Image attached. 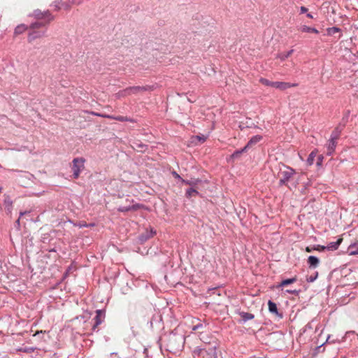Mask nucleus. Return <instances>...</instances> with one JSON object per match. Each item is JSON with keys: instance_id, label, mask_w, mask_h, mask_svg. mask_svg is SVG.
I'll use <instances>...</instances> for the list:
<instances>
[{"instance_id": "7ed1b4c3", "label": "nucleus", "mask_w": 358, "mask_h": 358, "mask_svg": "<svg viewBox=\"0 0 358 358\" xmlns=\"http://www.w3.org/2000/svg\"><path fill=\"white\" fill-rule=\"evenodd\" d=\"M138 233V242L142 244L152 238L156 234V231L151 227L148 226L146 227L139 229Z\"/></svg>"}, {"instance_id": "a878e982", "label": "nucleus", "mask_w": 358, "mask_h": 358, "mask_svg": "<svg viewBox=\"0 0 358 358\" xmlns=\"http://www.w3.org/2000/svg\"><path fill=\"white\" fill-rule=\"evenodd\" d=\"M294 52V50H290L286 52H281L278 55V57L281 59V60H285V59H287V57H289L292 53Z\"/></svg>"}, {"instance_id": "39448f33", "label": "nucleus", "mask_w": 358, "mask_h": 358, "mask_svg": "<svg viewBox=\"0 0 358 358\" xmlns=\"http://www.w3.org/2000/svg\"><path fill=\"white\" fill-rule=\"evenodd\" d=\"M194 325L192 327V331H201L200 333L205 331L208 329V324L206 321H201L199 318L192 320Z\"/></svg>"}, {"instance_id": "c756f323", "label": "nucleus", "mask_w": 358, "mask_h": 358, "mask_svg": "<svg viewBox=\"0 0 358 358\" xmlns=\"http://www.w3.org/2000/svg\"><path fill=\"white\" fill-rule=\"evenodd\" d=\"M318 277V272H315V273L313 275H311L310 276H308L307 278H306V281L308 282H313Z\"/></svg>"}, {"instance_id": "f257e3e1", "label": "nucleus", "mask_w": 358, "mask_h": 358, "mask_svg": "<svg viewBox=\"0 0 358 358\" xmlns=\"http://www.w3.org/2000/svg\"><path fill=\"white\" fill-rule=\"evenodd\" d=\"M185 338L183 335L172 334L169 336V346L170 350H180L183 348Z\"/></svg>"}, {"instance_id": "6ab92c4d", "label": "nucleus", "mask_w": 358, "mask_h": 358, "mask_svg": "<svg viewBox=\"0 0 358 358\" xmlns=\"http://www.w3.org/2000/svg\"><path fill=\"white\" fill-rule=\"evenodd\" d=\"M301 31L306 32V33H315L318 34V30L313 27H310L306 25H303L301 27Z\"/></svg>"}, {"instance_id": "e433bc0d", "label": "nucleus", "mask_w": 358, "mask_h": 358, "mask_svg": "<svg viewBox=\"0 0 358 358\" xmlns=\"http://www.w3.org/2000/svg\"><path fill=\"white\" fill-rule=\"evenodd\" d=\"M307 11H308V8H306L305 6H301V7L300 8V12H301V13H306Z\"/></svg>"}, {"instance_id": "a211bd4d", "label": "nucleus", "mask_w": 358, "mask_h": 358, "mask_svg": "<svg viewBox=\"0 0 358 358\" xmlns=\"http://www.w3.org/2000/svg\"><path fill=\"white\" fill-rule=\"evenodd\" d=\"M240 315L243 322L252 320L255 317L253 314L245 312H241L240 313Z\"/></svg>"}, {"instance_id": "5701e85b", "label": "nucleus", "mask_w": 358, "mask_h": 358, "mask_svg": "<svg viewBox=\"0 0 358 358\" xmlns=\"http://www.w3.org/2000/svg\"><path fill=\"white\" fill-rule=\"evenodd\" d=\"M350 255H358V245L352 244L349 247Z\"/></svg>"}, {"instance_id": "412c9836", "label": "nucleus", "mask_w": 358, "mask_h": 358, "mask_svg": "<svg viewBox=\"0 0 358 358\" xmlns=\"http://www.w3.org/2000/svg\"><path fill=\"white\" fill-rule=\"evenodd\" d=\"M316 155H317V152H316L315 150H314V151H312V152L309 154V155H308V159H307V164H308V165H310H310L313 164L314 161H315V157H316Z\"/></svg>"}, {"instance_id": "8fccbe9b", "label": "nucleus", "mask_w": 358, "mask_h": 358, "mask_svg": "<svg viewBox=\"0 0 358 358\" xmlns=\"http://www.w3.org/2000/svg\"><path fill=\"white\" fill-rule=\"evenodd\" d=\"M329 338H330V336H328V338H327V341H326V342H327V341H328V339H329Z\"/></svg>"}, {"instance_id": "1a4fd4ad", "label": "nucleus", "mask_w": 358, "mask_h": 358, "mask_svg": "<svg viewBox=\"0 0 358 358\" xmlns=\"http://www.w3.org/2000/svg\"><path fill=\"white\" fill-rule=\"evenodd\" d=\"M268 310L270 313L275 314L279 318L282 317V314L278 312L276 304L272 301H268Z\"/></svg>"}, {"instance_id": "ea45409f", "label": "nucleus", "mask_w": 358, "mask_h": 358, "mask_svg": "<svg viewBox=\"0 0 358 358\" xmlns=\"http://www.w3.org/2000/svg\"><path fill=\"white\" fill-rule=\"evenodd\" d=\"M196 137L199 139V141H201L202 142L205 141V140H206V138L203 136L201 137V136H197Z\"/></svg>"}, {"instance_id": "f03ea898", "label": "nucleus", "mask_w": 358, "mask_h": 358, "mask_svg": "<svg viewBox=\"0 0 358 358\" xmlns=\"http://www.w3.org/2000/svg\"><path fill=\"white\" fill-rule=\"evenodd\" d=\"M295 173L296 171L294 169L289 166L282 165V168L280 169V171L278 173L280 185H287Z\"/></svg>"}, {"instance_id": "c9c22d12", "label": "nucleus", "mask_w": 358, "mask_h": 358, "mask_svg": "<svg viewBox=\"0 0 358 358\" xmlns=\"http://www.w3.org/2000/svg\"><path fill=\"white\" fill-rule=\"evenodd\" d=\"M285 292L289 293V294H298V291H296L295 289H294V290L287 289V290H285Z\"/></svg>"}, {"instance_id": "ddd939ff", "label": "nucleus", "mask_w": 358, "mask_h": 358, "mask_svg": "<svg viewBox=\"0 0 358 358\" xmlns=\"http://www.w3.org/2000/svg\"><path fill=\"white\" fill-rule=\"evenodd\" d=\"M337 144V141L330 138L327 144V154L329 155H332L334 152Z\"/></svg>"}, {"instance_id": "aec40b11", "label": "nucleus", "mask_w": 358, "mask_h": 358, "mask_svg": "<svg viewBox=\"0 0 358 358\" xmlns=\"http://www.w3.org/2000/svg\"><path fill=\"white\" fill-rule=\"evenodd\" d=\"M136 147L138 148V149L136 148V151L144 152L147 150L148 145L143 143H138L136 141Z\"/></svg>"}, {"instance_id": "0eeeda50", "label": "nucleus", "mask_w": 358, "mask_h": 358, "mask_svg": "<svg viewBox=\"0 0 358 358\" xmlns=\"http://www.w3.org/2000/svg\"><path fill=\"white\" fill-rule=\"evenodd\" d=\"M202 180L199 178H192L190 179H181V182L191 186V187L196 188L197 185L201 183Z\"/></svg>"}, {"instance_id": "c85d7f7f", "label": "nucleus", "mask_w": 358, "mask_h": 358, "mask_svg": "<svg viewBox=\"0 0 358 358\" xmlns=\"http://www.w3.org/2000/svg\"><path fill=\"white\" fill-rule=\"evenodd\" d=\"M152 89H153V86H150V85H146V86H143V87L136 86L135 90H136V93L137 92H139L141 90H152Z\"/></svg>"}, {"instance_id": "20e7f679", "label": "nucleus", "mask_w": 358, "mask_h": 358, "mask_svg": "<svg viewBox=\"0 0 358 358\" xmlns=\"http://www.w3.org/2000/svg\"><path fill=\"white\" fill-rule=\"evenodd\" d=\"M85 162V160L83 157L75 158L73 160L72 171L73 172L74 178H78L80 176V172L84 169Z\"/></svg>"}, {"instance_id": "2eb2a0df", "label": "nucleus", "mask_w": 358, "mask_h": 358, "mask_svg": "<svg viewBox=\"0 0 358 358\" xmlns=\"http://www.w3.org/2000/svg\"><path fill=\"white\" fill-rule=\"evenodd\" d=\"M43 36V33H41L39 31H33L29 34L28 36V41L29 43H31L34 41L36 38H41Z\"/></svg>"}, {"instance_id": "c03bdc74", "label": "nucleus", "mask_w": 358, "mask_h": 358, "mask_svg": "<svg viewBox=\"0 0 358 358\" xmlns=\"http://www.w3.org/2000/svg\"><path fill=\"white\" fill-rule=\"evenodd\" d=\"M324 345V343L322 344L321 345L318 346L316 350H319L320 349L323 345Z\"/></svg>"}, {"instance_id": "79ce46f5", "label": "nucleus", "mask_w": 358, "mask_h": 358, "mask_svg": "<svg viewBox=\"0 0 358 358\" xmlns=\"http://www.w3.org/2000/svg\"><path fill=\"white\" fill-rule=\"evenodd\" d=\"M27 212H20V217H21L22 215H24Z\"/></svg>"}, {"instance_id": "393cba45", "label": "nucleus", "mask_w": 358, "mask_h": 358, "mask_svg": "<svg viewBox=\"0 0 358 358\" xmlns=\"http://www.w3.org/2000/svg\"><path fill=\"white\" fill-rule=\"evenodd\" d=\"M341 134V130L336 128L331 133L330 138L337 141Z\"/></svg>"}, {"instance_id": "3c124183", "label": "nucleus", "mask_w": 358, "mask_h": 358, "mask_svg": "<svg viewBox=\"0 0 358 358\" xmlns=\"http://www.w3.org/2000/svg\"><path fill=\"white\" fill-rule=\"evenodd\" d=\"M343 358H345V357H343Z\"/></svg>"}, {"instance_id": "f8f14e48", "label": "nucleus", "mask_w": 358, "mask_h": 358, "mask_svg": "<svg viewBox=\"0 0 358 358\" xmlns=\"http://www.w3.org/2000/svg\"><path fill=\"white\" fill-rule=\"evenodd\" d=\"M342 242V239L339 238L336 241L330 242L326 245L327 250L329 251H334L337 250Z\"/></svg>"}, {"instance_id": "4be33fe9", "label": "nucleus", "mask_w": 358, "mask_h": 358, "mask_svg": "<svg viewBox=\"0 0 358 358\" xmlns=\"http://www.w3.org/2000/svg\"><path fill=\"white\" fill-rule=\"evenodd\" d=\"M27 29V27L24 24H20L15 28L14 33L15 35H19L24 32Z\"/></svg>"}, {"instance_id": "4c0bfd02", "label": "nucleus", "mask_w": 358, "mask_h": 358, "mask_svg": "<svg viewBox=\"0 0 358 358\" xmlns=\"http://www.w3.org/2000/svg\"><path fill=\"white\" fill-rule=\"evenodd\" d=\"M91 114L96 115V116H99V117H102V115H103L102 114L95 113V112H91Z\"/></svg>"}, {"instance_id": "de8ad7c7", "label": "nucleus", "mask_w": 358, "mask_h": 358, "mask_svg": "<svg viewBox=\"0 0 358 358\" xmlns=\"http://www.w3.org/2000/svg\"><path fill=\"white\" fill-rule=\"evenodd\" d=\"M354 333H355L354 331H348V332H347L348 334H354Z\"/></svg>"}, {"instance_id": "b1692460", "label": "nucleus", "mask_w": 358, "mask_h": 358, "mask_svg": "<svg viewBox=\"0 0 358 358\" xmlns=\"http://www.w3.org/2000/svg\"><path fill=\"white\" fill-rule=\"evenodd\" d=\"M341 31V29L336 27H329L327 29V34L329 36H332L336 33L340 32Z\"/></svg>"}, {"instance_id": "09e8293b", "label": "nucleus", "mask_w": 358, "mask_h": 358, "mask_svg": "<svg viewBox=\"0 0 358 358\" xmlns=\"http://www.w3.org/2000/svg\"><path fill=\"white\" fill-rule=\"evenodd\" d=\"M306 327H308V328H311V327H310L309 324H307V325H306Z\"/></svg>"}, {"instance_id": "37998d69", "label": "nucleus", "mask_w": 358, "mask_h": 358, "mask_svg": "<svg viewBox=\"0 0 358 358\" xmlns=\"http://www.w3.org/2000/svg\"><path fill=\"white\" fill-rule=\"evenodd\" d=\"M307 17L309 18H313V15L310 13H308Z\"/></svg>"}, {"instance_id": "423d86ee", "label": "nucleus", "mask_w": 358, "mask_h": 358, "mask_svg": "<svg viewBox=\"0 0 358 358\" xmlns=\"http://www.w3.org/2000/svg\"><path fill=\"white\" fill-rule=\"evenodd\" d=\"M297 83H291L286 82H274L273 87L281 90H285L288 88L297 86Z\"/></svg>"}, {"instance_id": "f704fd0d", "label": "nucleus", "mask_w": 358, "mask_h": 358, "mask_svg": "<svg viewBox=\"0 0 358 358\" xmlns=\"http://www.w3.org/2000/svg\"><path fill=\"white\" fill-rule=\"evenodd\" d=\"M173 176L175 177V178L178 179L181 181V179H182L179 174H178L176 171H173Z\"/></svg>"}, {"instance_id": "49530a36", "label": "nucleus", "mask_w": 358, "mask_h": 358, "mask_svg": "<svg viewBox=\"0 0 358 358\" xmlns=\"http://www.w3.org/2000/svg\"><path fill=\"white\" fill-rule=\"evenodd\" d=\"M306 251H307V252H310L311 250H310V249H309V248H306Z\"/></svg>"}, {"instance_id": "a19ab883", "label": "nucleus", "mask_w": 358, "mask_h": 358, "mask_svg": "<svg viewBox=\"0 0 358 358\" xmlns=\"http://www.w3.org/2000/svg\"><path fill=\"white\" fill-rule=\"evenodd\" d=\"M20 217L16 221V224H17V226H20Z\"/></svg>"}, {"instance_id": "bb28decb", "label": "nucleus", "mask_w": 358, "mask_h": 358, "mask_svg": "<svg viewBox=\"0 0 358 358\" xmlns=\"http://www.w3.org/2000/svg\"><path fill=\"white\" fill-rule=\"evenodd\" d=\"M259 82L264 85L273 87L274 82L270 81L266 78H261Z\"/></svg>"}, {"instance_id": "a18cd8bd", "label": "nucleus", "mask_w": 358, "mask_h": 358, "mask_svg": "<svg viewBox=\"0 0 358 358\" xmlns=\"http://www.w3.org/2000/svg\"><path fill=\"white\" fill-rule=\"evenodd\" d=\"M135 207H136V210L139 207V206L136 203Z\"/></svg>"}, {"instance_id": "f3484780", "label": "nucleus", "mask_w": 358, "mask_h": 358, "mask_svg": "<svg viewBox=\"0 0 358 358\" xmlns=\"http://www.w3.org/2000/svg\"><path fill=\"white\" fill-rule=\"evenodd\" d=\"M199 192L197 191L196 188L190 187L186 190L185 196L187 198L190 199L194 195H199Z\"/></svg>"}, {"instance_id": "473e14b6", "label": "nucleus", "mask_w": 358, "mask_h": 358, "mask_svg": "<svg viewBox=\"0 0 358 358\" xmlns=\"http://www.w3.org/2000/svg\"><path fill=\"white\" fill-rule=\"evenodd\" d=\"M314 249L315 250L322 252V251H324L325 250H327V248H326V246H324V245H317L315 247Z\"/></svg>"}, {"instance_id": "72a5a7b5", "label": "nucleus", "mask_w": 358, "mask_h": 358, "mask_svg": "<svg viewBox=\"0 0 358 358\" xmlns=\"http://www.w3.org/2000/svg\"><path fill=\"white\" fill-rule=\"evenodd\" d=\"M71 4L79 5L82 3L83 0H69Z\"/></svg>"}, {"instance_id": "2f4dec72", "label": "nucleus", "mask_w": 358, "mask_h": 358, "mask_svg": "<svg viewBox=\"0 0 358 358\" xmlns=\"http://www.w3.org/2000/svg\"><path fill=\"white\" fill-rule=\"evenodd\" d=\"M44 25H45V24H43L42 22H35V23L31 24L30 27H31V29H38L41 27L44 26Z\"/></svg>"}, {"instance_id": "4468645a", "label": "nucleus", "mask_w": 358, "mask_h": 358, "mask_svg": "<svg viewBox=\"0 0 358 358\" xmlns=\"http://www.w3.org/2000/svg\"><path fill=\"white\" fill-rule=\"evenodd\" d=\"M262 139V136L260 135H256L252 136L245 146L248 150L250 146L259 142Z\"/></svg>"}, {"instance_id": "dca6fc26", "label": "nucleus", "mask_w": 358, "mask_h": 358, "mask_svg": "<svg viewBox=\"0 0 358 358\" xmlns=\"http://www.w3.org/2000/svg\"><path fill=\"white\" fill-rule=\"evenodd\" d=\"M296 281V278H289L283 280L279 285L276 286V288L280 289V287L283 286L288 285L289 284L294 283Z\"/></svg>"}, {"instance_id": "9d476101", "label": "nucleus", "mask_w": 358, "mask_h": 358, "mask_svg": "<svg viewBox=\"0 0 358 358\" xmlns=\"http://www.w3.org/2000/svg\"><path fill=\"white\" fill-rule=\"evenodd\" d=\"M248 150L246 149L245 147L243 148L241 150H237L236 151H234L231 155V156L229 157V158L228 159V162H233L234 160L235 159H239L241 155L246 152Z\"/></svg>"}, {"instance_id": "cd10ccee", "label": "nucleus", "mask_w": 358, "mask_h": 358, "mask_svg": "<svg viewBox=\"0 0 358 358\" xmlns=\"http://www.w3.org/2000/svg\"><path fill=\"white\" fill-rule=\"evenodd\" d=\"M102 117H103L109 118V119L116 120L121 121V122L127 120V118L123 117V116L113 117V116H111V115H102Z\"/></svg>"}, {"instance_id": "58836bf2", "label": "nucleus", "mask_w": 358, "mask_h": 358, "mask_svg": "<svg viewBox=\"0 0 358 358\" xmlns=\"http://www.w3.org/2000/svg\"><path fill=\"white\" fill-rule=\"evenodd\" d=\"M137 252H140V253H141V254H142V255H147V254H148V250H145V252H143V251H140V250L138 249V250Z\"/></svg>"}, {"instance_id": "7c9ffc66", "label": "nucleus", "mask_w": 358, "mask_h": 358, "mask_svg": "<svg viewBox=\"0 0 358 358\" xmlns=\"http://www.w3.org/2000/svg\"><path fill=\"white\" fill-rule=\"evenodd\" d=\"M41 16H38V18H43V17H47L48 18V22L52 21L53 20V17L52 16V15L49 13H45L44 14H41Z\"/></svg>"}, {"instance_id": "6e6552de", "label": "nucleus", "mask_w": 358, "mask_h": 358, "mask_svg": "<svg viewBox=\"0 0 358 358\" xmlns=\"http://www.w3.org/2000/svg\"><path fill=\"white\" fill-rule=\"evenodd\" d=\"M96 316L94 317V324L93 325V329H95L101 322L104 317V313L101 310H97L96 311Z\"/></svg>"}, {"instance_id": "9b49d317", "label": "nucleus", "mask_w": 358, "mask_h": 358, "mask_svg": "<svg viewBox=\"0 0 358 358\" xmlns=\"http://www.w3.org/2000/svg\"><path fill=\"white\" fill-rule=\"evenodd\" d=\"M308 264L310 268H315L319 266L320 259L315 256H309L308 258Z\"/></svg>"}]
</instances>
